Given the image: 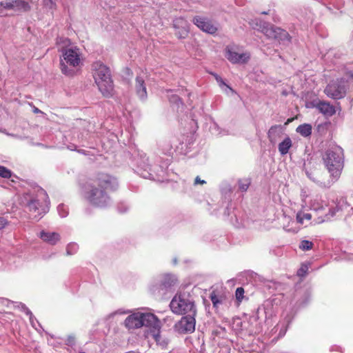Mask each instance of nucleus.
Masks as SVG:
<instances>
[{
    "label": "nucleus",
    "mask_w": 353,
    "mask_h": 353,
    "mask_svg": "<svg viewBox=\"0 0 353 353\" xmlns=\"http://www.w3.org/2000/svg\"><path fill=\"white\" fill-rule=\"evenodd\" d=\"M119 182L114 176L106 173H99L80 185L83 199L90 205L105 209L111 205L112 201L108 191H116Z\"/></svg>",
    "instance_id": "1"
},
{
    "label": "nucleus",
    "mask_w": 353,
    "mask_h": 353,
    "mask_svg": "<svg viewBox=\"0 0 353 353\" xmlns=\"http://www.w3.org/2000/svg\"><path fill=\"white\" fill-rule=\"evenodd\" d=\"M21 202L30 212L35 213V219H41L48 211V194L43 189L39 187L24 192Z\"/></svg>",
    "instance_id": "2"
},
{
    "label": "nucleus",
    "mask_w": 353,
    "mask_h": 353,
    "mask_svg": "<svg viewBox=\"0 0 353 353\" xmlns=\"http://www.w3.org/2000/svg\"><path fill=\"white\" fill-rule=\"evenodd\" d=\"M125 325L128 329H137L142 326L150 327L151 328L152 336L157 343L161 345L166 344V343L160 341V322L153 314L134 313L126 318Z\"/></svg>",
    "instance_id": "3"
},
{
    "label": "nucleus",
    "mask_w": 353,
    "mask_h": 353,
    "mask_svg": "<svg viewBox=\"0 0 353 353\" xmlns=\"http://www.w3.org/2000/svg\"><path fill=\"white\" fill-rule=\"evenodd\" d=\"M92 75L99 91L105 97L113 95L114 86L110 68L101 61L92 65Z\"/></svg>",
    "instance_id": "4"
},
{
    "label": "nucleus",
    "mask_w": 353,
    "mask_h": 353,
    "mask_svg": "<svg viewBox=\"0 0 353 353\" xmlns=\"http://www.w3.org/2000/svg\"><path fill=\"white\" fill-rule=\"evenodd\" d=\"M323 163L330 175L338 179L343 168V150L339 145H330L323 155Z\"/></svg>",
    "instance_id": "5"
},
{
    "label": "nucleus",
    "mask_w": 353,
    "mask_h": 353,
    "mask_svg": "<svg viewBox=\"0 0 353 353\" xmlns=\"http://www.w3.org/2000/svg\"><path fill=\"white\" fill-rule=\"evenodd\" d=\"M170 307L172 312L178 315L196 314L194 299L186 292L176 293L172 298Z\"/></svg>",
    "instance_id": "6"
},
{
    "label": "nucleus",
    "mask_w": 353,
    "mask_h": 353,
    "mask_svg": "<svg viewBox=\"0 0 353 353\" xmlns=\"http://www.w3.org/2000/svg\"><path fill=\"white\" fill-rule=\"evenodd\" d=\"M250 24L254 29L263 32L268 38L274 39L283 43H289L290 41V35L286 30L262 21L259 19H252Z\"/></svg>",
    "instance_id": "7"
},
{
    "label": "nucleus",
    "mask_w": 353,
    "mask_h": 353,
    "mask_svg": "<svg viewBox=\"0 0 353 353\" xmlns=\"http://www.w3.org/2000/svg\"><path fill=\"white\" fill-rule=\"evenodd\" d=\"M60 51L62 57L60 60V68L63 74L72 76L75 73V68L81 63V54L77 48H64Z\"/></svg>",
    "instance_id": "8"
},
{
    "label": "nucleus",
    "mask_w": 353,
    "mask_h": 353,
    "mask_svg": "<svg viewBox=\"0 0 353 353\" xmlns=\"http://www.w3.org/2000/svg\"><path fill=\"white\" fill-rule=\"evenodd\" d=\"M148 161L149 160L145 156L141 155L140 158L137 160L134 171L144 179L156 180L157 176H161L164 173L163 167L152 168Z\"/></svg>",
    "instance_id": "9"
},
{
    "label": "nucleus",
    "mask_w": 353,
    "mask_h": 353,
    "mask_svg": "<svg viewBox=\"0 0 353 353\" xmlns=\"http://www.w3.org/2000/svg\"><path fill=\"white\" fill-rule=\"evenodd\" d=\"M347 79L341 78V79H337L336 81L330 83L326 86L325 93L327 97L334 99H339L344 97L347 89V81L349 80H353V72H347Z\"/></svg>",
    "instance_id": "10"
},
{
    "label": "nucleus",
    "mask_w": 353,
    "mask_h": 353,
    "mask_svg": "<svg viewBox=\"0 0 353 353\" xmlns=\"http://www.w3.org/2000/svg\"><path fill=\"white\" fill-rule=\"evenodd\" d=\"M272 316L271 306H260L252 312L250 316L249 322L253 325L254 332H259L263 322H266Z\"/></svg>",
    "instance_id": "11"
},
{
    "label": "nucleus",
    "mask_w": 353,
    "mask_h": 353,
    "mask_svg": "<svg viewBox=\"0 0 353 353\" xmlns=\"http://www.w3.org/2000/svg\"><path fill=\"white\" fill-rule=\"evenodd\" d=\"M30 8V4L23 0H12L6 2H0V14L2 13L3 9L11 10L19 12H28Z\"/></svg>",
    "instance_id": "12"
},
{
    "label": "nucleus",
    "mask_w": 353,
    "mask_h": 353,
    "mask_svg": "<svg viewBox=\"0 0 353 353\" xmlns=\"http://www.w3.org/2000/svg\"><path fill=\"white\" fill-rule=\"evenodd\" d=\"M196 314H183L179 322V330L182 333H192L195 330Z\"/></svg>",
    "instance_id": "13"
},
{
    "label": "nucleus",
    "mask_w": 353,
    "mask_h": 353,
    "mask_svg": "<svg viewBox=\"0 0 353 353\" xmlns=\"http://www.w3.org/2000/svg\"><path fill=\"white\" fill-rule=\"evenodd\" d=\"M225 57L232 63L243 64L250 60V54L248 52L239 53L233 48L228 47Z\"/></svg>",
    "instance_id": "14"
},
{
    "label": "nucleus",
    "mask_w": 353,
    "mask_h": 353,
    "mask_svg": "<svg viewBox=\"0 0 353 353\" xmlns=\"http://www.w3.org/2000/svg\"><path fill=\"white\" fill-rule=\"evenodd\" d=\"M192 22L202 31L208 34H213L217 30L216 26L206 17L196 16L193 18Z\"/></svg>",
    "instance_id": "15"
},
{
    "label": "nucleus",
    "mask_w": 353,
    "mask_h": 353,
    "mask_svg": "<svg viewBox=\"0 0 353 353\" xmlns=\"http://www.w3.org/2000/svg\"><path fill=\"white\" fill-rule=\"evenodd\" d=\"M190 24L183 17H177L173 21V27L176 30V35L179 39H185L189 33Z\"/></svg>",
    "instance_id": "16"
},
{
    "label": "nucleus",
    "mask_w": 353,
    "mask_h": 353,
    "mask_svg": "<svg viewBox=\"0 0 353 353\" xmlns=\"http://www.w3.org/2000/svg\"><path fill=\"white\" fill-rule=\"evenodd\" d=\"M312 105L325 117H330L336 113L335 107L331 105L329 102L321 100L314 101L312 102Z\"/></svg>",
    "instance_id": "17"
},
{
    "label": "nucleus",
    "mask_w": 353,
    "mask_h": 353,
    "mask_svg": "<svg viewBox=\"0 0 353 353\" xmlns=\"http://www.w3.org/2000/svg\"><path fill=\"white\" fill-rule=\"evenodd\" d=\"M178 283V278L173 274H164L161 276L160 290L167 292L170 290L174 286Z\"/></svg>",
    "instance_id": "18"
},
{
    "label": "nucleus",
    "mask_w": 353,
    "mask_h": 353,
    "mask_svg": "<svg viewBox=\"0 0 353 353\" xmlns=\"http://www.w3.org/2000/svg\"><path fill=\"white\" fill-rule=\"evenodd\" d=\"M284 134V129L281 125H272L268 132V138L270 142L274 145L282 137Z\"/></svg>",
    "instance_id": "19"
},
{
    "label": "nucleus",
    "mask_w": 353,
    "mask_h": 353,
    "mask_svg": "<svg viewBox=\"0 0 353 353\" xmlns=\"http://www.w3.org/2000/svg\"><path fill=\"white\" fill-rule=\"evenodd\" d=\"M135 88L137 94L141 101L147 99V91L143 78L139 75L136 77Z\"/></svg>",
    "instance_id": "20"
},
{
    "label": "nucleus",
    "mask_w": 353,
    "mask_h": 353,
    "mask_svg": "<svg viewBox=\"0 0 353 353\" xmlns=\"http://www.w3.org/2000/svg\"><path fill=\"white\" fill-rule=\"evenodd\" d=\"M39 237L46 243L54 245L61 239L60 234L57 232H50L41 231L39 234Z\"/></svg>",
    "instance_id": "21"
},
{
    "label": "nucleus",
    "mask_w": 353,
    "mask_h": 353,
    "mask_svg": "<svg viewBox=\"0 0 353 353\" xmlns=\"http://www.w3.org/2000/svg\"><path fill=\"white\" fill-rule=\"evenodd\" d=\"M292 145L291 139L287 136L278 145L279 152L281 155L288 154L290 148Z\"/></svg>",
    "instance_id": "22"
},
{
    "label": "nucleus",
    "mask_w": 353,
    "mask_h": 353,
    "mask_svg": "<svg viewBox=\"0 0 353 353\" xmlns=\"http://www.w3.org/2000/svg\"><path fill=\"white\" fill-rule=\"evenodd\" d=\"M296 132L300 134L304 137H307L311 135L312 131V127L309 123H303L299 125L296 130Z\"/></svg>",
    "instance_id": "23"
},
{
    "label": "nucleus",
    "mask_w": 353,
    "mask_h": 353,
    "mask_svg": "<svg viewBox=\"0 0 353 353\" xmlns=\"http://www.w3.org/2000/svg\"><path fill=\"white\" fill-rule=\"evenodd\" d=\"M42 5L46 12L53 14L54 11L57 9V4L52 0H42Z\"/></svg>",
    "instance_id": "24"
},
{
    "label": "nucleus",
    "mask_w": 353,
    "mask_h": 353,
    "mask_svg": "<svg viewBox=\"0 0 353 353\" xmlns=\"http://www.w3.org/2000/svg\"><path fill=\"white\" fill-rule=\"evenodd\" d=\"M311 219H312V215L310 213L299 212L296 214V221L300 224H303L305 220L310 221Z\"/></svg>",
    "instance_id": "25"
},
{
    "label": "nucleus",
    "mask_w": 353,
    "mask_h": 353,
    "mask_svg": "<svg viewBox=\"0 0 353 353\" xmlns=\"http://www.w3.org/2000/svg\"><path fill=\"white\" fill-rule=\"evenodd\" d=\"M79 245L77 243L72 242L68 244L66 247V254L68 256L73 255L77 252Z\"/></svg>",
    "instance_id": "26"
},
{
    "label": "nucleus",
    "mask_w": 353,
    "mask_h": 353,
    "mask_svg": "<svg viewBox=\"0 0 353 353\" xmlns=\"http://www.w3.org/2000/svg\"><path fill=\"white\" fill-rule=\"evenodd\" d=\"M327 206V203L325 201L314 200L311 204L312 208L315 211L322 210L325 208V207Z\"/></svg>",
    "instance_id": "27"
},
{
    "label": "nucleus",
    "mask_w": 353,
    "mask_h": 353,
    "mask_svg": "<svg viewBox=\"0 0 353 353\" xmlns=\"http://www.w3.org/2000/svg\"><path fill=\"white\" fill-rule=\"evenodd\" d=\"M314 243L308 240H302L299 245V248L303 251L310 250L313 248Z\"/></svg>",
    "instance_id": "28"
},
{
    "label": "nucleus",
    "mask_w": 353,
    "mask_h": 353,
    "mask_svg": "<svg viewBox=\"0 0 353 353\" xmlns=\"http://www.w3.org/2000/svg\"><path fill=\"white\" fill-rule=\"evenodd\" d=\"M311 295L309 292H305L301 299L299 300L298 305L299 307H304L310 301Z\"/></svg>",
    "instance_id": "29"
},
{
    "label": "nucleus",
    "mask_w": 353,
    "mask_h": 353,
    "mask_svg": "<svg viewBox=\"0 0 353 353\" xmlns=\"http://www.w3.org/2000/svg\"><path fill=\"white\" fill-rule=\"evenodd\" d=\"M216 81L220 88L226 93H228L229 91L231 92H234V90L232 88H230L228 85H227L224 80L221 77H219V79H217Z\"/></svg>",
    "instance_id": "30"
},
{
    "label": "nucleus",
    "mask_w": 353,
    "mask_h": 353,
    "mask_svg": "<svg viewBox=\"0 0 353 353\" xmlns=\"http://www.w3.org/2000/svg\"><path fill=\"white\" fill-rule=\"evenodd\" d=\"M12 171L7 168L0 165V176L5 179H10L12 176Z\"/></svg>",
    "instance_id": "31"
},
{
    "label": "nucleus",
    "mask_w": 353,
    "mask_h": 353,
    "mask_svg": "<svg viewBox=\"0 0 353 353\" xmlns=\"http://www.w3.org/2000/svg\"><path fill=\"white\" fill-rule=\"evenodd\" d=\"M57 212L61 218H65L68 214V208L64 204H59L57 207Z\"/></svg>",
    "instance_id": "32"
},
{
    "label": "nucleus",
    "mask_w": 353,
    "mask_h": 353,
    "mask_svg": "<svg viewBox=\"0 0 353 353\" xmlns=\"http://www.w3.org/2000/svg\"><path fill=\"white\" fill-rule=\"evenodd\" d=\"M130 209L129 204L125 201H121L117 205V210L120 213H125Z\"/></svg>",
    "instance_id": "33"
},
{
    "label": "nucleus",
    "mask_w": 353,
    "mask_h": 353,
    "mask_svg": "<svg viewBox=\"0 0 353 353\" xmlns=\"http://www.w3.org/2000/svg\"><path fill=\"white\" fill-rule=\"evenodd\" d=\"M28 316H29L30 322L32 325V326L37 330H39V327H41V325L37 321V319L33 316L32 312H30V314H28Z\"/></svg>",
    "instance_id": "34"
},
{
    "label": "nucleus",
    "mask_w": 353,
    "mask_h": 353,
    "mask_svg": "<svg viewBox=\"0 0 353 353\" xmlns=\"http://www.w3.org/2000/svg\"><path fill=\"white\" fill-rule=\"evenodd\" d=\"M210 298L214 307H218L221 303L219 296L214 292L211 293Z\"/></svg>",
    "instance_id": "35"
},
{
    "label": "nucleus",
    "mask_w": 353,
    "mask_h": 353,
    "mask_svg": "<svg viewBox=\"0 0 353 353\" xmlns=\"http://www.w3.org/2000/svg\"><path fill=\"white\" fill-rule=\"evenodd\" d=\"M306 173V175L307 176V177L311 180L314 183H316L317 184H319V185H320L321 187H323L324 186V183L321 182L318 178L316 177V176L312 173V172H310L309 171H306L305 172Z\"/></svg>",
    "instance_id": "36"
},
{
    "label": "nucleus",
    "mask_w": 353,
    "mask_h": 353,
    "mask_svg": "<svg viewBox=\"0 0 353 353\" xmlns=\"http://www.w3.org/2000/svg\"><path fill=\"white\" fill-rule=\"evenodd\" d=\"M244 289L242 287L237 288L235 292V296L236 301L240 303L244 296Z\"/></svg>",
    "instance_id": "37"
},
{
    "label": "nucleus",
    "mask_w": 353,
    "mask_h": 353,
    "mask_svg": "<svg viewBox=\"0 0 353 353\" xmlns=\"http://www.w3.org/2000/svg\"><path fill=\"white\" fill-rule=\"evenodd\" d=\"M309 269V266L307 264H302L301 268L297 271V275L299 277H303L306 275Z\"/></svg>",
    "instance_id": "38"
},
{
    "label": "nucleus",
    "mask_w": 353,
    "mask_h": 353,
    "mask_svg": "<svg viewBox=\"0 0 353 353\" xmlns=\"http://www.w3.org/2000/svg\"><path fill=\"white\" fill-rule=\"evenodd\" d=\"M169 101L171 103L176 104L178 108H179L180 105L183 106V103L181 101V99L176 94L172 95L170 97Z\"/></svg>",
    "instance_id": "39"
},
{
    "label": "nucleus",
    "mask_w": 353,
    "mask_h": 353,
    "mask_svg": "<svg viewBox=\"0 0 353 353\" xmlns=\"http://www.w3.org/2000/svg\"><path fill=\"white\" fill-rule=\"evenodd\" d=\"M14 307L18 308L19 310L24 312L27 315L28 314H30L31 311L23 303H21V302L15 303Z\"/></svg>",
    "instance_id": "40"
},
{
    "label": "nucleus",
    "mask_w": 353,
    "mask_h": 353,
    "mask_svg": "<svg viewBox=\"0 0 353 353\" xmlns=\"http://www.w3.org/2000/svg\"><path fill=\"white\" fill-rule=\"evenodd\" d=\"M250 185V183L247 180H240L239 181V188L242 192H245Z\"/></svg>",
    "instance_id": "41"
},
{
    "label": "nucleus",
    "mask_w": 353,
    "mask_h": 353,
    "mask_svg": "<svg viewBox=\"0 0 353 353\" xmlns=\"http://www.w3.org/2000/svg\"><path fill=\"white\" fill-rule=\"evenodd\" d=\"M280 327V331L279 332V336L280 337H282L283 336L286 332H287V330H288V325H285V323H282V324H279L277 325V329Z\"/></svg>",
    "instance_id": "42"
},
{
    "label": "nucleus",
    "mask_w": 353,
    "mask_h": 353,
    "mask_svg": "<svg viewBox=\"0 0 353 353\" xmlns=\"http://www.w3.org/2000/svg\"><path fill=\"white\" fill-rule=\"evenodd\" d=\"M70 43V41L67 38H64V37H58L57 39V43L58 45L61 44V43H63L65 45H68V43Z\"/></svg>",
    "instance_id": "43"
},
{
    "label": "nucleus",
    "mask_w": 353,
    "mask_h": 353,
    "mask_svg": "<svg viewBox=\"0 0 353 353\" xmlns=\"http://www.w3.org/2000/svg\"><path fill=\"white\" fill-rule=\"evenodd\" d=\"M205 183H206V181L205 180L201 179V178L199 176H197L194 179V185H199V184L204 185Z\"/></svg>",
    "instance_id": "44"
},
{
    "label": "nucleus",
    "mask_w": 353,
    "mask_h": 353,
    "mask_svg": "<svg viewBox=\"0 0 353 353\" xmlns=\"http://www.w3.org/2000/svg\"><path fill=\"white\" fill-rule=\"evenodd\" d=\"M6 224V220L3 217L0 216V230L3 229Z\"/></svg>",
    "instance_id": "45"
},
{
    "label": "nucleus",
    "mask_w": 353,
    "mask_h": 353,
    "mask_svg": "<svg viewBox=\"0 0 353 353\" xmlns=\"http://www.w3.org/2000/svg\"><path fill=\"white\" fill-rule=\"evenodd\" d=\"M74 343V336H70L67 339V344L72 345Z\"/></svg>",
    "instance_id": "46"
},
{
    "label": "nucleus",
    "mask_w": 353,
    "mask_h": 353,
    "mask_svg": "<svg viewBox=\"0 0 353 353\" xmlns=\"http://www.w3.org/2000/svg\"><path fill=\"white\" fill-rule=\"evenodd\" d=\"M210 74L215 78L216 81L217 80V79H219V77H220V76L216 73L211 72Z\"/></svg>",
    "instance_id": "47"
},
{
    "label": "nucleus",
    "mask_w": 353,
    "mask_h": 353,
    "mask_svg": "<svg viewBox=\"0 0 353 353\" xmlns=\"http://www.w3.org/2000/svg\"><path fill=\"white\" fill-rule=\"evenodd\" d=\"M127 312L125 311V310H118L117 312H115V314H126Z\"/></svg>",
    "instance_id": "48"
},
{
    "label": "nucleus",
    "mask_w": 353,
    "mask_h": 353,
    "mask_svg": "<svg viewBox=\"0 0 353 353\" xmlns=\"http://www.w3.org/2000/svg\"><path fill=\"white\" fill-rule=\"evenodd\" d=\"M172 263H173V264H174V265H176V264L177 263V259H176V258H174V259H172Z\"/></svg>",
    "instance_id": "49"
},
{
    "label": "nucleus",
    "mask_w": 353,
    "mask_h": 353,
    "mask_svg": "<svg viewBox=\"0 0 353 353\" xmlns=\"http://www.w3.org/2000/svg\"><path fill=\"white\" fill-rule=\"evenodd\" d=\"M40 112L41 111L38 108H35L34 110V112L38 113V112Z\"/></svg>",
    "instance_id": "50"
},
{
    "label": "nucleus",
    "mask_w": 353,
    "mask_h": 353,
    "mask_svg": "<svg viewBox=\"0 0 353 353\" xmlns=\"http://www.w3.org/2000/svg\"><path fill=\"white\" fill-rule=\"evenodd\" d=\"M78 152H80V153L85 154V151L84 150H79Z\"/></svg>",
    "instance_id": "51"
},
{
    "label": "nucleus",
    "mask_w": 353,
    "mask_h": 353,
    "mask_svg": "<svg viewBox=\"0 0 353 353\" xmlns=\"http://www.w3.org/2000/svg\"><path fill=\"white\" fill-rule=\"evenodd\" d=\"M262 14H268V12H262Z\"/></svg>",
    "instance_id": "52"
},
{
    "label": "nucleus",
    "mask_w": 353,
    "mask_h": 353,
    "mask_svg": "<svg viewBox=\"0 0 353 353\" xmlns=\"http://www.w3.org/2000/svg\"><path fill=\"white\" fill-rule=\"evenodd\" d=\"M43 259H48V257H46V256H43Z\"/></svg>",
    "instance_id": "53"
},
{
    "label": "nucleus",
    "mask_w": 353,
    "mask_h": 353,
    "mask_svg": "<svg viewBox=\"0 0 353 353\" xmlns=\"http://www.w3.org/2000/svg\"><path fill=\"white\" fill-rule=\"evenodd\" d=\"M287 323H288V324H289V323H290V321H289V320H288V321H287Z\"/></svg>",
    "instance_id": "54"
}]
</instances>
